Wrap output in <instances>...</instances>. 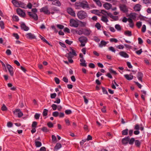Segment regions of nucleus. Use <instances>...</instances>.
Returning <instances> with one entry per match:
<instances>
[{"label":"nucleus","mask_w":151,"mask_h":151,"mask_svg":"<svg viewBox=\"0 0 151 151\" xmlns=\"http://www.w3.org/2000/svg\"><path fill=\"white\" fill-rule=\"evenodd\" d=\"M77 16L78 19L81 20L84 19L88 17L87 13L83 10L79 11L77 13Z\"/></svg>","instance_id":"obj_1"},{"label":"nucleus","mask_w":151,"mask_h":151,"mask_svg":"<svg viewBox=\"0 0 151 151\" xmlns=\"http://www.w3.org/2000/svg\"><path fill=\"white\" fill-rule=\"evenodd\" d=\"M78 40L81 44V46L82 47L84 46L86 43L87 42V38L84 36H82L79 38Z\"/></svg>","instance_id":"obj_2"},{"label":"nucleus","mask_w":151,"mask_h":151,"mask_svg":"<svg viewBox=\"0 0 151 151\" xmlns=\"http://www.w3.org/2000/svg\"><path fill=\"white\" fill-rule=\"evenodd\" d=\"M41 12H43L45 14L49 15L50 14V12L47 6H46L41 8L40 9Z\"/></svg>","instance_id":"obj_3"},{"label":"nucleus","mask_w":151,"mask_h":151,"mask_svg":"<svg viewBox=\"0 0 151 151\" xmlns=\"http://www.w3.org/2000/svg\"><path fill=\"white\" fill-rule=\"evenodd\" d=\"M78 22V21H76L73 19H71L70 21V26L71 27H77L79 25Z\"/></svg>","instance_id":"obj_4"},{"label":"nucleus","mask_w":151,"mask_h":151,"mask_svg":"<svg viewBox=\"0 0 151 151\" xmlns=\"http://www.w3.org/2000/svg\"><path fill=\"white\" fill-rule=\"evenodd\" d=\"M81 8L83 9H86L87 10H89L90 9V7L88 2L85 0L82 1Z\"/></svg>","instance_id":"obj_5"},{"label":"nucleus","mask_w":151,"mask_h":151,"mask_svg":"<svg viewBox=\"0 0 151 151\" xmlns=\"http://www.w3.org/2000/svg\"><path fill=\"white\" fill-rule=\"evenodd\" d=\"M119 8L120 10L124 13H127L128 12V9L125 4H120L119 5Z\"/></svg>","instance_id":"obj_6"},{"label":"nucleus","mask_w":151,"mask_h":151,"mask_svg":"<svg viewBox=\"0 0 151 151\" xmlns=\"http://www.w3.org/2000/svg\"><path fill=\"white\" fill-rule=\"evenodd\" d=\"M17 12L19 16L22 17L24 18L25 17L26 14L25 12L20 8L17 9Z\"/></svg>","instance_id":"obj_7"},{"label":"nucleus","mask_w":151,"mask_h":151,"mask_svg":"<svg viewBox=\"0 0 151 151\" xmlns=\"http://www.w3.org/2000/svg\"><path fill=\"white\" fill-rule=\"evenodd\" d=\"M13 113L16 115H18L19 117H21L23 115V113L21 112V110L19 109H16L13 111Z\"/></svg>","instance_id":"obj_8"},{"label":"nucleus","mask_w":151,"mask_h":151,"mask_svg":"<svg viewBox=\"0 0 151 151\" xmlns=\"http://www.w3.org/2000/svg\"><path fill=\"white\" fill-rule=\"evenodd\" d=\"M6 67L8 69L10 75L12 76L14 75L13 68L12 67L8 64H6Z\"/></svg>","instance_id":"obj_9"},{"label":"nucleus","mask_w":151,"mask_h":151,"mask_svg":"<svg viewBox=\"0 0 151 151\" xmlns=\"http://www.w3.org/2000/svg\"><path fill=\"white\" fill-rule=\"evenodd\" d=\"M28 14L29 16L32 18L35 21H37L38 19V17L36 13H33L31 12H28Z\"/></svg>","instance_id":"obj_10"},{"label":"nucleus","mask_w":151,"mask_h":151,"mask_svg":"<svg viewBox=\"0 0 151 151\" xmlns=\"http://www.w3.org/2000/svg\"><path fill=\"white\" fill-rule=\"evenodd\" d=\"M67 11L68 14L71 16L74 17L76 16L75 12L71 8H67Z\"/></svg>","instance_id":"obj_11"},{"label":"nucleus","mask_w":151,"mask_h":151,"mask_svg":"<svg viewBox=\"0 0 151 151\" xmlns=\"http://www.w3.org/2000/svg\"><path fill=\"white\" fill-rule=\"evenodd\" d=\"M129 140V136L126 137L122 139V143L123 145H126L128 143Z\"/></svg>","instance_id":"obj_12"},{"label":"nucleus","mask_w":151,"mask_h":151,"mask_svg":"<svg viewBox=\"0 0 151 151\" xmlns=\"http://www.w3.org/2000/svg\"><path fill=\"white\" fill-rule=\"evenodd\" d=\"M21 29L25 31H27L29 29V28L26 26L24 22H22L20 25Z\"/></svg>","instance_id":"obj_13"},{"label":"nucleus","mask_w":151,"mask_h":151,"mask_svg":"<svg viewBox=\"0 0 151 151\" xmlns=\"http://www.w3.org/2000/svg\"><path fill=\"white\" fill-rule=\"evenodd\" d=\"M26 37L29 39H33L36 38L35 36L31 33H28L26 35Z\"/></svg>","instance_id":"obj_14"},{"label":"nucleus","mask_w":151,"mask_h":151,"mask_svg":"<svg viewBox=\"0 0 151 151\" xmlns=\"http://www.w3.org/2000/svg\"><path fill=\"white\" fill-rule=\"evenodd\" d=\"M119 54L121 56L124 58H129V55L124 51H121L119 53Z\"/></svg>","instance_id":"obj_15"},{"label":"nucleus","mask_w":151,"mask_h":151,"mask_svg":"<svg viewBox=\"0 0 151 151\" xmlns=\"http://www.w3.org/2000/svg\"><path fill=\"white\" fill-rule=\"evenodd\" d=\"M112 6L111 4L107 3H106L103 4L104 7L107 10H108L111 9L112 7Z\"/></svg>","instance_id":"obj_16"},{"label":"nucleus","mask_w":151,"mask_h":151,"mask_svg":"<svg viewBox=\"0 0 151 151\" xmlns=\"http://www.w3.org/2000/svg\"><path fill=\"white\" fill-rule=\"evenodd\" d=\"M143 76V74L141 72H139L138 73L137 77L138 80L141 82H142V78Z\"/></svg>","instance_id":"obj_17"},{"label":"nucleus","mask_w":151,"mask_h":151,"mask_svg":"<svg viewBox=\"0 0 151 151\" xmlns=\"http://www.w3.org/2000/svg\"><path fill=\"white\" fill-rule=\"evenodd\" d=\"M80 61L81 62L80 64V65L85 67L87 66V64L86 63V60L83 58L80 59Z\"/></svg>","instance_id":"obj_18"},{"label":"nucleus","mask_w":151,"mask_h":151,"mask_svg":"<svg viewBox=\"0 0 151 151\" xmlns=\"http://www.w3.org/2000/svg\"><path fill=\"white\" fill-rule=\"evenodd\" d=\"M91 32V31L90 29H84L83 34L86 36L89 35Z\"/></svg>","instance_id":"obj_19"},{"label":"nucleus","mask_w":151,"mask_h":151,"mask_svg":"<svg viewBox=\"0 0 151 151\" xmlns=\"http://www.w3.org/2000/svg\"><path fill=\"white\" fill-rule=\"evenodd\" d=\"M53 1L52 3V5L59 6H61V3L59 0H54Z\"/></svg>","instance_id":"obj_20"},{"label":"nucleus","mask_w":151,"mask_h":151,"mask_svg":"<svg viewBox=\"0 0 151 151\" xmlns=\"http://www.w3.org/2000/svg\"><path fill=\"white\" fill-rule=\"evenodd\" d=\"M125 78L127 80L130 81L132 80L133 78L132 75H131V74L130 75L128 74H125L124 75Z\"/></svg>","instance_id":"obj_21"},{"label":"nucleus","mask_w":151,"mask_h":151,"mask_svg":"<svg viewBox=\"0 0 151 151\" xmlns=\"http://www.w3.org/2000/svg\"><path fill=\"white\" fill-rule=\"evenodd\" d=\"M82 1L77 2L75 4L76 9H78L81 6Z\"/></svg>","instance_id":"obj_22"},{"label":"nucleus","mask_w":151,"mask_h":151,"mask_svg":"<svg viewBox=\"0 0 151 151\" xmlns=\"http://www.w3.org/2000/svg\"><path fill=\"white\" fill-rule=\"evenodd\" d=\"M61 147V145L60 143H58L56 144L55 146L54 147V150L57 151L60 149Z\"/></svg>","instance_id":"obj_23"},{"label":"nucleus","mask_w":151,"mask_h":151,"mask_svg":"<svg viewBox=\"0 0 151 151\" xmlns=\"http://www.w3.org/2000/svg\"><path fill=\"white\" fill-rule=\"evenodd\" d=\"M19 1H17V0H13L12 1V3L15 6L19 7Z\"/></svg>","instance_id":"obj_24"},{"label":"nucleus","mask_w":151,"mask_h":151,"mask_svg":"<svg viewBox=\"0 0 151 151\" xmlns=\"http://www.w3.org/2000/svg\"><path fill=\"white\" fill-rule=\"evenodd\" d=\"M107 44V42L104 41L102 40L101 41L100 43L99 44V47H102L103 46H105Z\"/></svg>","instance_id":"obj_25"},{"label":"nucleus","mask_w":151,"mask_h":151,"mask_svg":"<svg viewBox=\"0 0 151 151\" xmlns=\"http://www.w3.org/2000/svg\"><path fill=\"white\" fill-rule=\"evenodd\" d=\"M141 6L139 4L136 5L134 7V9L136 11H139L140 10V7Z\"/></svg>","instance_id":"obj_26"},{"label":"nucleus","mask_w":151,"mask_h":151,"mask_svg":"<svg viewBox=\"0 0 151 151\" xmlns=\"http://www.w3.org/2000/svg\"><path fill=\"white\" fill-rule=\"evenodd\" d=\"M101 20L103 22L106 23H107L109 21L107 17L104 16L101 17Z\"/></svg>","instance_id":"obj_27"},{"label":"nucleus","mask_w":151,"mask_h":151,"mask_svg":"<svg viewBox=\"0 0 151 151\" xmlns=\"http://www.w3.org/2000/svg\"><path fill=\"white\" fill-rule=\"evenodd\" d=\"M134 142L136 146L137 147H140L141 142L139 141L138 140H135Z\"/></svg>","instance_id":"obj_28"},{"label":"nucleus","mask_w":151,"mask_h":151,"mask_svg":"<svg viewBox=\"0 0 151 151\" xmlns=\"http://www.w3.org/2000/svg\"><path fill=\"white\" fill-rule=\"evenodd\" d=\"M39 37L44 42H45L46 44H47L48 45H50V43L45 39V38H44L41 35H39Z\"/></svg>","instance_id":"obj_29"},{"label":"nucleus","mask_w":151,"mask_h":151,"mask_svg":"<svg viewBox=\"0 0 151 151\" xmlns=\"http://www.w3.org/2000/svg\"><path fill=\"white\" fill-rule=\"evenodd\" d=\"M128 130L126 129L123 130L122 132V135H127L128 134Z\"/></svg>","instance_id":"obj_30"},{"label":"nucleus","mask_w":151,"mask_h":151,"mask_svg":"<svg viewBox=\"0 0 151 151\" xmlns=\"http://www.w3.org/2000/svg\"><path fill=\"white\" fill-rule=\"evenodd\" d=\"M35 146L37 147H39L41 146L42 143L41 142L35 140Z\"/></svg>","instance_id":"obj_31"},{"label":"nucleus","mask_w":151,"mask_h":151,"mask_svg":"<svg viewBox=\"0 0 151 151\" xmlns=\"http://www.w3.org/2000/svg\"><path fill=\"white\" fill-rule=\"evenodd\" d=\"M135 141V140L134 138H132L130 139H129L128 143L130 145H132Z\"/></svg>","instance_id":"obj_32"},{"label":"nucleus","mask_w":151,"mask_h":151,"mask_svg":"<svg viewBox=\"0 0 151 151\" xmlns=\"http://www.w3.org/2000/svg\"><path fill=\"white\" fill-rule=\"evenodd\" d=\"M124 34L125 35H127L129 36H131L132 35V32L129 30L125 31Z\"/></svg>","instance_id":"obj_33"},{"label":"nucleus","mask_w":151,"mask_h":151,"mask_svg":"<svg viewBox=\"0 0 151 151\" xmlns=\"http://www.w3.org/2000/svg\"><path fill=\"white\" fill-rule=\"evenodd\" d=\"M72 55V54H71V52H70L68 53H67L66 54L65 57L68 58V59L72 58L73 57Z\"/></svg>","instance_id":"obj_34"},{"label":"nucleus","mask_w":151,"mask_h":151,"mask_svg":"<svg viewBox=\"0 0 151 151\" xmlns=\"http://www.w3.org/2000/svg\"><path fill=\"white\" fill-rule=\"evenodd\" d=\"M51 10L55 11V12H60V10L57 8L55 7H53L51 8Z\"/></svg>","instance_id":"obj_35"},{"label":"nucleus","mask_w":151,"mask_h":151,"mask_svg":"<svg viewBox=\"0 0 151 151\" xmlns=\"http://www.w3.org/2000/svg\"><path fill=\"white\" fill-rule=\"evenodd\" d=\"M19 7H21L23 8H25V4L22 2L19 1Z\"/></svg>","instance_id":"obj_36"},{"label":"nucleus","mask_w":151,"mask_h":151,"mask_svg":"<svg viewBox=\"0 0 151 151\" xmlns=\"http://www.w3.org/2000/svg\"><path fill=\"white\" fill-rule=\"evenodd\" d=\"M42 131L44 132H49V130L47 129V127H43L41 129Z\"/></svg>","instance_id":"obj_37"},{"label":"nucleus","mask_w":151,"mask_h":151,"mask_svg":"<svg viewBox=\"0 0 151 151\" xmlns=\"http://www.w3.org/2000/svg\"><path fill=\"white\" fill-rule=\"evenodd\" d=\"M48 111V110L47 109H45L43 110V111L42 113V115L43 116H46L47 114V112Z\"/></svg>","instance_id":"obj_38"},{"label":"nucleus","mask_w":151,"mask_h":151,"mask_svg":"<svg viewBox=\"0 0 151 151\" xmlns=\"http://www.w3.org/2000/svg\"><path fill=\"white\" fill-rule=\"evenodd\" d=\"M70 49L71 50V54L75 56H77V54L74 50L71 47H70Z\"/></svg>","instance_id":"obj_39"},{"label":"nucleus","mask_w":151,"mask_h":151,"mask_svg":"<svg viewBox=\"0 0 151 151\" xmlns=\"http://www.w3.org/2000/svg\"><path fill=\"white\" fill-rule=\"evenodd\" d=\"M78 21L81 24V26L82 27L85 26L86 24V22H82L79 20H78Z\"/></svg>","instance_id":"obj_40"},{"label":"nucleus","mask_w":151,"mask_h":151,"mask_svg":"<svg viewBox=\"0 0 151 151\" xmlns=\"http://www.w3.org/2000/svg\"><path fill=\"white\" fill-rule=\"evenodd\" d=\"M13 20L16 22H18L19 20V19L18 16L16 15H13L12 17Z\"/></svg>","instance_id":"obj_41"},{"label":"nucleus","mask_w":151,"mask_h":151,"mask_svg":"<svg viewBox=\"0 0 151 151\" xmlns=\"http://www.w3.org/2000/svg\"><path fill=\"white\" fill-rule=\"evenodd\" d=\"M115 28L118 31H120L121 29V26L118 24H116L115 25Z\"/></svg>","instance_id":"obj_42"},{"label":"nucleus","mask_w":151,"mask_h":151,"mask_svg":"<svg viewBox=\"0 0 151 151\" xmlns=\"http://www.w3.org/2000/svg\"><path fill=\"white\" fill-rule=\"evenodd\" d=\"M101 88L102 90V92L104 94H108L107 91L104 87H102Z\"/></svg>","instance_id":"obj_43"},{"label":"nucleus","mask_w":151,"mask_h":151,"mask_svg":"<svg viewBox=\"0 0 151 151\" xmlns=\"http://www.w3.org/2000/svg\"><path fill=\"white\" fill-rule=\"evenodd\" d=\"M100 13L102 14H103L105 16H106L108 14V13L107 12V11L104 10H101V12Z\"/></svg>","instance_id":"obj_44"},{"label":"nucleus","mask_w":151,"mask_h":151,"mask_svg":"<svg viewBox=\"0 0 151 151\" xmlns=\"http://www.w3.org/2000/svg\"><path fill=\"white\" fill-rule=\"evenodd\" d=\"M95 27L98 29L99 30L100 29L101 25L98 22L96 24Z\"/></svg>","instance_id":"obj_45"},{"label":"nucleus","mask_w":151,"mask_h":151,"mask_svg":"<svg viewBox=\"0 0 151 151\" xmlns=\"http://www.w3.org/2000/svg\"><path fill=\"white\" fill-rule=\"evenodd\" d=\"M59 114V112L56 111L54 112L52 114V116L55 117H57L58 116Z\"/></svg>","instance_id":"obj_46"},{"label":"nucleus","mask_w":151,"mask_h":151,"mask_svg":"<svg viewBox=\"0 0 151 151\" xmlns=\"http://www.w3.org/2000/svg\"><path fill=\"white\" fill-rule=\"evenodd\" d=\"M1 109L2 111H4L7 110V108L6 106L4 104H3L1 107Z\"/></svg>","instance_id":"obj_47"},{"label":"nucleus","mask_w":151,"mask_h":151,"mask_svg":"<svg viewBox=\"0 0 151 151\" xmlns=\"http://www.w3.org/2000/svg\"><path fill=\"white\" fill-rule=\"evenodd\" d=\"M37 122H32V128H35L37 127Z\"/></svg>","instance_id":"obj_48"},{"label":"nucleus","mask_w":151,"mask_h":151,"mask_svg":"<svg viewBox=\"0 0 151 151\" xmlns=\"http://www.w3.org/2000/svg\"><path fill=\"white\" fill-rule=\"evenodd\" d=\"M109 40L110 42H114L115 43H116L118 41V40L117 39L114 38H111Z\"/></svg>","instance_id":"obj_49"},{"label":"nucleus","mask_w":151,"mask_h":151,"mask_svg":"<svg viewBox=\"0 0 151 151\" xmlns=\"http://www.w3.org/2000/svg\"><path fill=\"white\" fill-rule=\"evenodd\" d=\"M47 126L50 128L53 127V124L51 122H48L47 124Z\"/></svg>","instance_id":"obj_50"},{"label":"nucleus","mask_w":151,"mask_h":151,"mask_svg":"<svg viewBox=\"0 0 151 151\" xmlns=\"http://www.w3.org/2000/svg\"><path fill=\"white\" fill-rule=\"evenodd\" d=\"M65 113L67 115L70 114L72 113V111L70 109L66 110L65 111Z\"/></svg>","instance_id":"obj_51"},{"label":"nucleus","mask_w":151,"mask_h":151,"mask_svg":"<svg viewBox=\"0 0 151 151\" xmlns=\"http://www.w3.org/2000/svg\"><path fill=\"white\" fill-rule=\"evenodd\" d=\"M54 80L57 84H58L60 83V81L58 78L55 77L54 78Z\"/></svg>","instance_id":"obj_52"},{"label":"nucleus","mask_w":151,"mask_h":151,"mask_svg":"<svg viewBox=\"0 0 151 151\" xmlns=\"http://www.w3.org/2000/svg\"><path fill=\"white\" fill-rule=\"evenodd\" d=\"M4 22L2 21H0V26L1 27V29H4Z\"/></svg>","instance_id":"obj_53"},{"label":"nucleus","mask_w":151,"mask_h":151,"mask_svg":"<svg viewBox=\"0 0 151 151\" xmlns=\"http://www.w3.org/2000/svg\"><path fill=\"white\" fill-rule=\"evenodd\" d=\"M136 25L138 28H139L142 26V22H137Z\"/></svg>","instance_id":"obj_54"},{"label":"nucleus","mask_w":151,"mask_h":151,"mask_svg":"<svg viewBox=\"0 0 151 151\" xmlns=\"http://www.w3.org/2000/svg\"><path fill=\"white\" fill-rule=\"evenodd\" d=\"M109 50L111 51L112 52H115L116 50L112 46L108 48Z\"/></svg>","instance_id":"obj_55"},{"label":"nucleus","mask_w":151,"mask_h":151,"mask_svg":"<svg viewBox=\"0 0 151 151\" xmlns=\"http://www.w3.org/2000/svg\"><path fill=\"white\" fill-rule=\"evenodd\" d=\"M89 67L92 68H94L95 67V65L92 63H90L88 65Z\"/></svg>","instance_id":"obj_56"},{"label":"nucleus","mask_w":151,"mask_h":151,"mask_svg":"<svg viewBox=\"0 0 151 151\" xmlns=\"http://www.w3.org/2000/svg\"><path fill=\"white\" fill-rule=\"evenodd\" d=\"M146 30V27L145 25L144 24L142 27V31L143 32H145Z\"/></svg>","instance_id":"obj_57"},{"label":"nucleus","mask_w":151,"mask_h":151,"mask_svg":"<svg viewBox=\"0 0 151 151\" xmlns=\"http://www.w3.org/2000/svg\"><path fill=\"white\" fill-rule=\"evenodd\" d=\"M56 96V94L55 93H51L50 94V98L52 99L55 98Z\"/></svg>","instance_id":"obj_58"},{"label":"nucleus","mask_w":151,"mask_h":151,"mask_svg":"<svg viewBox=\"0 0 151 151\" xmlns=\"http://www.w3.org/2000/svg\"><path fill=\"white\" fill-rule=\"evenodd\" d=\"M140 129L139 126L138 124H136L134 127V129L136 130H139Z\"/></svg>","instance_id":"obj_59"},{"label":"nucleus","mask_w":151,"mask_h":151,"mask_svg":"<svg viewBox=\"0 0 151 151\" xmlns=\"http://www.w3.org/2000/svg\"><path fill=\"white\" fill-rule=\"evenodd\" d=\"M65 42L69 45H70L73 43V41H70L68 40H65Z\"/></svg>","instance_id":"obj_60"},{"label":"nucleus","mask_w":151,"mask_h":151,"mask_svg":"<svg viewBox=\"0 0 151 151\" xmlns=\"http://www.w3.org/2000/svg\"><path fill=\"white\" fill-rule=\"evenodd\" d=\"M52 107L53 110H55L57 109V106L55 104H52L51 106Z\"/></svg>","instance_id":"obj_61"},{"label":"nucleus","mask_w":151,"mask_h":151,"mask_svg":"<svg viewBox=\"0 0 151 151\" xmlns=\"http://www.w3.org/2000/svg\"><path fill=\"white\" fill-rule=\"evenodd\" d=\"M40 117V114L36 113L34 117L36 119H39Z\"/></svg>","instance_id":"obj_62"},{"label":"nucleus","mask_w":151,"mask_h":151,"mask_svg":"<svg viewBox=\"0 0 151 151\" xmlns=\"http://www.w3.org/2000/svg\"><path fill=\"white\" fill-rule=\"evenodd\" d=\"M100 12L99 10H96V9L93 10L92 11V13H93L96 14H97L98 13H100Z\"/></svg>","instance_id":"obj_63"},{"label":"nucleus","mask_w":151,"mask_h":151,"mask_svg":"<svg viewBox=\"0 0 151 151\" xmlns=\"http://www.w3.org/2000/svg\"><path fill=\"white\" fill-rule=\"evenodd\" d=\"M138 43L139 44L141 45L142 44L143 41L142 39L140 37H139L138 39Z\"/></svg>","instance_id":"obj_64"}]
</instances>
